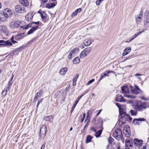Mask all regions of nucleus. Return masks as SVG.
Returning <instances> with one entry per match:
<instances>
[{
  "mask_svg": "<svg viewBox=\"0 0 149 149\" xmlns=\"http://www.w3.org/2000/svg\"><path fill=\"white\" fill-rule=\"evenodd\" d=\"M119 111L120 116L118 123L120 126H121L123 124H125L126 121H130L132 120V118L129 115L127 114L122 109L119 108Z\"/></svg>",
  "mask_w": 149,
  "mask_h": 149,
  "instance_id": "1",
  "label": "nucleus"
},
{
  "mask_svg": "<svg viewBox=\"0 0 149 149\" xmlns=\"http://www.w3.org/2000/svg\"><path fill=\"white\" fill-rule=\"evenodd\" d=\"M133 106L134 109L135 110L139 111H142L147 108V103L137 101L134 104Z\"/></svg>",
  "mask_w": 149,
  "mask_h": 149,
  "instance_id": "2",
  "label": "nucleus"
},
{
  "mask_svg": "<svg viewBox=\"0 0 149 149\" xmlns=\"http://www.w3.org/2000/svg\"><path fill=\"white\" fill-rule=\"evenodd\" d=\"M21 23L19 21H13L10 22L9 24L10 26L12 28H15L20 26L21 28H23L24 29H27L29 27H31L32 24H29L25 26H21Z\"/></svg>",
  "mask_w": 149,
  "mask_h": 149,
  "instance_id": "3",
  "label": "nucleus"
},
{
  "mask_svg": "<svg viewBox=\"0 0 149 149\" xmlns=\"http://www.w3.org/2000/svg\"><path fill=\"white\" fill-rule=\"evenodd\" d=\"M113 136L116 139L119 141L123 139V135L122 130L119 128L116 129L113 133Z\"/></svg>",
  "mask_w": 149,
  "mask_h": 149,
  "instance_id": "4",
  "label": "nucleus"
},
{
  "mask_svg": "<svg viewBox=\"0 0 149 149\" xmlns=\"http://www.w3.org/2000/svg\"><path fill=\"white\" fill-rule=\"evenodd\" d=\"M97 121L98 122L97 123L98 125H99V128H101L102 129L99 130L97 131H96V132H95V136L97 137H99L101 135L103 130L102 125L103 122L101 118H99L97 120Z\"/></svg>",
  "mask_w": 149,
  "mask_h": 149,
  "instance_id": "5",
  "label": "nucleus"
},
{
  "mask_svg": "<svg viewBox=\"0 0 149 149\" xmlns=\"http://www.w3.org/2000/svg\"><path fill=\"white\" fill-rule=\"evenodd\" d=\"M130 87L131 93L133 94L136 95L141 92V90L136 85H134L133 86L131 85L130 86Z\"/></svg>",
  "mask_w": 149,
  "mask_h": 149,
  "instance_id": "6",
  "label": "nucleus"
},
{
  "mask_svg": "<svg viewBox=\"0 0 149 149\" xmlns=\"http://www.w3.org/2000/svg\"><path fill=\"white\" fill-rule=\"evenodd\" d=\"M47 132L46 127L45 125L42 126L40 130V136L41 139H44L45 136Z\"/></svg>",
  "mask_w": 149,
  "mask_h": 149,
  "instance_id": "7",
  "label": "nucleus"
},
{
  "mask_svg": "<svg viewBox=\"0 0 149 149\" xmlns=\"http://www.w3.org/2000/svg\"><path fill=\"white\" fill-rule=\"evenodd\" d=\"M15 11L19 13H23L26 11L25 8L21 5H17L15 7Z\"/></svg>",
  "mask_w": 149,
  "mask_h": 149,
  "instance_id": "8",
  "label": "nucleus"
},
{
  "mask_svg": "<svg viewBox=\"0 0 149 149\" xmlns=\"http://www.w3.org/2000/svg\"><path fill=\"white\" fill-rule=\"evenodd\" d=\"M40 23V22L39 21L36 22H32V24H36V25L32 27L31 29L28 32L27 34L30 35L31 34L35 31L38 29Z\"/></svg>",
  "mask_w": 149,
  "mask_h": 149,
  "instance_id": "9",
  "label": "nucleus"
},
{
  "mask_svg": "<svg viewBox=\"0 0 149 149\" xmlns=\"http://www.w3.org/2000/svg\"><path fill=\"white\" fill-rule=\"evenodd\" d=\"M133 146L132 141L128 139H126L125 140V149H130Z\"/></svg>",
  "mask_w": 149,
  "mask_h": 149,
  "instance_id": "10",
  "label": "nucleus"
},
{
  "mask_svg": "<svg viewBox=\"0 0 149 149\" xmlns=\"http://www.w3.org/2000/svg\"><path fill=\"white\" fill-rule=\"evenodd\" d=\"M127 128L126 127L124 128L123 131V134L127 138H129L131 136V132L129 128V127L128 126H127Z\"/></svg>",
  "mask_w": 149,
  "mask_h": 149,
  "instance_id": "11",
  "label": "nucleus"
},
{
  "mask_svg": "<svg viewBox=\"0 0 149 149\" xmlns=\"http://www.w3.org/2000/svg\"><path fill=\"white\" fill-rule=\"evenodd\" d=\"M0 45H3L4 46H11L13 45L12 43L9 40L6 41L4 40H0Z\"/></svg>",
  "mask_w": 149,
  "mask_h": 149,
  "instance_id": "12",
  "label": "nucleus"
},
{
  "mask_svg": "<svg viewBox=\"0 0 149 149\" xmlns=\"http://www.w3.org/2000/svg\"><path fill=\"white\" fill-rule=\"evenodd\" d=\"M0 31L6 35L8 33V30L5 26L3 25L0 26Z\"/></svg>",
  "mask_w": 149,
  "mask_h": 149,
  "instance_id": "13",
  "label": "nucleus"
},
{
  "mask_svg": "<svg viewBox=\"0 0 149 149\" xmlns=\"http://www.w3.org/2000/svg\"><path fill=\"white\" fill-rule=\"evenodd\" d=\"M142 142V140H139L136 139H134L133 141L134 145L136 146H140V145L141 144Z\"/></svg>",
  "mask_w": 149,
  "mask_h": 149,
  "instance_id": "14",
  "label": "nucleus"
},
{
  "mask_svg": "<svg viewBox=\"0 0 149 149\" xmlns=\"http://www.w3.org/2000/svg\"><path fill=\"white\" fill-rule=\"evenodd\" d=\"M144 18L146 23H149V12L148 10H146L144 13Z\"/></svg>",
  "mask_w": 149,
  "mask_h": 149,
  "instance_id": "15",
  "label": "nucleus"
},
{
  "mask_svg": "<svg viewBox=\"0 0 149 149\" xmlns=\"http://www.w3.org/2000/svg\"><path fill=\"white\" fill-rule=\"evenodd\" d=\"M131 49L130 47H127L125 49L123 52V56H124L128 54L131 51Z\"/></svg>",
  "mask_w": 149,
  "mask_h": 149,
  "instance_id": "16",
  "label": "nucleus"
},
{
  "mask_svg": "<svg viewBox=\"0 0 149 149\" xmlns=\"http://www.w3.org/2000/svg\"><path fill=\"white\" fill-rule=\"evenodd\" d=\"M19 1L21 4L26 7L28 6L29 5L27 0H19Z\"/></svg>",
  "mask_w": 149,
  "mask_h": 149,
  "instance_id": "17",
  "label": "nucleus"
},
{
  "mask_svg": "<svg viewBox=\"0 0 149 149\" xmlns=\"http://www.w3.org/2000/svg\"><path fill=\"white\" fill-rule=\"evenodd\" d=\"M92 42L93 41L91 39H86L84 40V43L85 46H88L92 43Z\"/></svg>",
  "mask_w": 149,
  "mask_h": 149,
  "instance_id": "18",
  "label": "nucleus"
},
{
  "mask_svg": "<svg viewBox=\"0 0 149 149\" xmlns=\"http://www.w3.org/2000/svg\"><path fill=\"white\" fill-rule=\"evenodd\" d=\"M145 119L143 118H139L138 119H134L133 121V122L135 125H139V124L138 121H144Z\"/></svg>",
  "mask_w": 149,
  "mask_h": 149,
  "instance_id": "19",
  "label": "nucleus"
},
{
  "mask_svg": "<svg viewBox=\"0 0 149 149\" xmlns=\"http://www.w3.org/2000/svg\"><path fill=\"white\" fill-rule=\"evenodd\" d=\"M83 96V95H82L81 96H80L75 101L74 104L73 105L72 109L71 110V112H72V111H73L75 107V106H76V105L77 104L78 102H79V100Z\"/></svg>",
  "mask_w": 149,
  "mask_h": 149,
  "instance_id": "20",
  "label": "nucleus"
},
{
  "mask_svg": "<svg viewBox=\"0 0 149 149\" xmlns=\"http://www.w3.org/2000/svg\"><path fill=\"white\" fill-rule=\"evenodd\" d=\"M57 2L52 3H47L46 5V8L50 9L52 8H53L56 4Z\"/></svg>",
  "mask_w": 149,
  "mask_h": 149,
  "instance_id": "21",
  "label": "nucleus"
},
{
  "mask_svg": "<svg viewBox=\"0 0 149 149\" xmlns=\"http://www.w3.org/2000/svg\"><path fill=\"white\" fill-rule=\"evenodd\" d=\"M121 90L123 93H129L128 88L126 86H124L122 87L121 88Z\"/></svg>",
  "mask_w": 149,
  "mask_h": 149,
  "instance_id": "22",
  "label": "nucleus"
},
{
  "mask_svg": "<svg viewBox=\"0 0 149 149\" xmlns=\"http://www.w3.org/2000/svg\"><path fill=\"white\" fill-rule=\"evenodd\" d=\"M33 18V15L31 13H28L25 16V19L26 20L28 21H31Z\"/></svg>",
  "mask_w": 149,
  "mask_h": 149,
  "instance_id": "23",
  "label": "nucleus"
},
{
  "mask_svg": "<svg viewBox=\"0 0 149 149\" xmlns=\"http://www.w3.org/2000/svg\"><path fill=\"white\" fill-rule=\"evenodd\" d=\"M42 94V93L41 92H37L36 93V95L34 97V102H36L37 100H38V98L40 97Z\"/></svg>",
  "mask_w": 149,
  "mask_h": 149,
  "instance_id": "24",
  "label": "nucleus"
},
{
  "mask_svg": "<svg viewBox=\"0 0 149 149\" xmlns=\"http://www.w3.org/2000/svg\"><path fill=\"white\" fill-rule=\"evenodd\" d=\"M82 10V9L81 8H79L78 9H77L74 12L72 13L71 16L72 17H73L76 15L78 13L80 12Z\"/></svg>",
  "mask_w": 149,
  "mask_h": 149,
  "instance_id": "25",
  "label": "nucleus"
},
{
  "mask_svg": "<svg viewBox=\"0 0 149 149\" xmlns=\"http://www.w3.org/2000/svg\"><path fill=\"white\" fill-rule=\"evenodd\" d=\"M24 33H23L17 35L15 37V39L17 40H19L22 39L24 37Z\"/></svg>",
  "mask_w": 149,
  "mask_h": 149,
  "instance_id": "26",
  "label": "nucleus"
},
{
  "mask_svg": "<svg viewBox=\"0 0 149 149\" xmlns=\"http://www.w3.org/2000/svg\"><path fill=\"white\" fill-rule=\"evenodd\" d=\"M67 70L68 69L66 68H62L59 72L60 74L63 75H64L67 71Z\"/></svg>",
  "mask_w": 149,
  "mask_h": 149,
  "instance_id": "27",
  "label": "nucleus"
},
{
  "mask_svg": "<svg viewBox=\"0 0 149 149\" xmlns=\"http://www.w3.org/2000/svg\"><path fill=\"white\" fill-rule=\"evenodd\" d=\"M11 87V86L8 85V86L2 91V94H3L4 93V96H5L6 95L7 92L10 89Z\"/></svg>",
  "mask_w": 149,
  "mask_h": 149,
  "instance_id": "28",
  "label": "nucleus"
},
{
  "mask_svg": "<svg viewBox=\"0 0 149 149\" xmlns=\"http://www.w3.org/2000/svg\"><path fill=\"white\" fill-rule=\"evenodd\" d=\"M38 13H40V15L42 19H46L47 15L44 12H42V13H41L39 11Z\"/></svg>",
  "mask_w": 149,
  "mask_h": 149,
  "instance_id": "29",
  "label": "nucleus"
},
{
  "mask_svg": "<svg viewBox=\"0 0 149 149\" xmlns=\"http://www.w3.org/2000/svg\"><path fill=\"white\" fill-rule=\"evenodd\" d=\"M91 50V47H88L85 49L84 51L85 52L87 55L89 54Z\"/></svg>",
  "mask_w": 149,
  "mask_h": 149,
  "instance_id": "30",
  "label": "nucleus"
},
{
  "mask_svg": "<svg viewBox=\"0 0 149 149\" xmlns=\"http://www.w3.org/2000/svg\"><path fill=\"white\" fill-rule=\"evenodd\" d=\"M80 61V60L79 58L78 57H76L73 61V62L74 64H76L78 63Z\"/></svg>",
  "mask_w": 149,
  "mask_h": 149,
  "instance_id": "31",
  "label": "nucleus"
},
{
  "mask_svg": "<svg viewBox=\"0 0 149 149\" xmlns=\"http://www.w3.org/2000/svg\"><path fill=\"white\" fill-rule=\"evenodd\" d=\"M43 119L46 121H49V122L51 121L52 120V117L50 116H45L44 117Z\"/></svg>",
  "mask_w": 149,
  "mask_h": 149,
  "instance_id": "32",
  "label": "nucleus"
},
{
  "mask_svg": "<svg viewBox=\"0 0 149 149\" xmlns=\"http://www.w3.org/2000/svg\"><path fill=\"white\" fill-rule=\"evenodd\" d=\"M79 49L78 48H75L73 49L71 51L73 54H76L79 52Z\"/></svg>",
  "mask_w": 149,
  "mask_h": 149,
  "instance_id": "33",
  "label": "nucleus"
},
{
  "mask_svg": "<svg viewBox=\"0 0 149 149\" xmlns=\"http://www.w3.org/2000/svg\"><path fill=\"white\" fill-rule=\"evenodd\" d=\"M4 13H7V14H10V16L12 14L11 10L8 8H6L4 10Z\"/></svg>",
  "mask_w": 149,
  "mask_h": 149,
  "instance_id": "34",
  "label": "nucleus"
},
{
  "mask_svg": "<svg viewBox=\"0 0 149 149\" xmlns=\"http://www.w3.org/2000/svg\"><path fill=\"white\" fill-rule=\"evenodd\" d=\"M92 139V137L90 135H88L86 138V142L88 143L90 142Z\"/></svg>",
  "mask_w": 149,
  "mask_h": 149,
  "instance_id": "35",
  "label": "nucleus"
},
{
  "mask_svg": "<svg viewBox=\"0 0 149 149\" xmlns=\"http://www.w3.org/2000/svg\"><path fill=\"white\" fill-rule=\"evenodd\" d=\"M87 55L86 54L84 51L83 50L82 52L81 53L80 57L81 58H83L84 57H85Z\"/></svg>",
  "mask_w": 149,
  "mask_h": 149,
  "instance_id": "36",
  "label": "nucleus"
},
{
  "mask_svg": "<svg viewBox=\"0 0 149 149\" xmlns=\"http://www.w3.org/2000/svg\"><path fill=\"white\" fill-rule=\"evenodd\" d=\"M125 97H127L130 99H134L135 98V97L134 96H132L131 95H128L127 94H125L124 95Z\"/></svg>",
  "mask_w": 149,
  "mask_h": 149,
  "instance_id": "37",
  "label": "nucleus"
},
{
  "mask_svg": "<svg viewBox=\"0 0 149 149\" xmlns=\"http://www.w3.org/2000/svg\"><path fill=\"white\" fill-rule=\"evenodd\" d=\"M121 98H122L121 95H118L116 97V102H121Z\"/></svg>",
  "mask_w": 149,
  "mask_h": 149,
  "instance_id": "38",
  "label": "nucleus"
},
{
  "mask_svg": "<svg viewBox=\"0 0 149 149\" xmlns=\"http://www.w3.org/2000/svg\"><path fill=\"white\" fill-rule=\"evenodd\" d=\"M138 111L136 110H131L130 111V112L132 115H136L137 113V111Z\"/></svg>",
  "mask_w": 149,
  "mask_h": 149,
  "instance_id": "39",
  "label": "nucleus"
},
{
  "mask_svg": "<svg viewBox=\"0 0 149 149\" xmlns=\"http://www.w3.org/2000/svg\"><path fill=\"white\" fill-rule=\"evenodd\" d=\"M3 15L6 18H7L9 17H10V14H7V13H4V10L3 12Z\"/></svg>",
  "mask_w": 149,
  "mask_h": 149,
  "instance_id": "40",
  "label": "nucleus"
},
{
  "mask_svg": "<svg viewBox=\"0 0 149 149\" xmlns=\"http://www.w3.org/2000/svg\"><path fill=\"white\" fill-rule=\"evenodd\" d=\"M13 77H14V75H13L12 76L11 78H10V80L9 81L8 83V86H11V85H12V82H11V81L12 80Z\"/></svg>",
  "mask_w": 149,
  "mask_h": 149,
  "instance_id": "41",
  "label": "nucleus"
},
{
  "mask_svg": "<svg viewBox=\"0 0 149 149\" xmlns=\"http://www.w3.org/2000/svg\"><path fill=\"white\" fill-rule=\"evenodd\" d=\"M86 116V114L85 113H84L83 114V117L82 116H81L80 117L81 118V123H82L84 121V119L85 118V116Z\"/></svg>",
  "mask_w": 149,
  "mask_h": 149,
  "instance_id": "42",
  "label": "nucleus"
},
{
  "mask_svg": "<svg viewBox=\"0 0 149 149\" xmlns=\"http://www.w3.org/2000/svg\"><path fill=\"white\" fill-rule=\"evenodd\" d=\"M94 79H92L90 80L89 81H88V82H87L86 84L87 85H89L90 84H91V83H92V82H94Z\"/></svg>",
  "mask_w": 149,
  "mask_h": 149,
  "instance_id": "43",
  "label": "nucleus"
},
{
  "mask_svg": "<svg viewBox=\"0 0 149 149\" xmlns=\"http://www.w3.org/2000/svg\"><path fill=\"white\" fill-rule=\"evenodd\" d=\"M113 141V139L111 137H110L108 139V141L109 143H112Z\"/></svg>",
  "mask_w": 149,
  "mask_h": 149,
  "instance_id": "44",
  "label": "nucleus"
},
{
  "mask_svg": "<svg viewBox=\"0 0 149 149\" xmlns=\"http://www.w3.org/2000/svg\"><path fill=\"white\" fill-rule=\"evenodd\" d=\"M103 0H97L96 1V5L97 6H99L101 3V2Z\"/></svg>",
  "mask_w": 149,
  "mask_h": 149,
  "instance_id": "45",
  "label": "nucleus"
},
{
  "mask_svg": "<svg viewBox=\"0 0 149 149\" xmlns=\"http://www.w3.org/2000/svg\"><path fill=\"white\" fill-rule=\"evenodd\" d=\"M138 149H147V148L146 146L141 145L139 147Z\"/></svg>",
  "mask_w": 149,
  "mask_h": 149,
  "instance_id": "46",
  "label": "nucleus"
},
{
  "mask_svg": "<svg viewBox=\"0 0 149 149\" xmlns=\"http://www.w3.org/2000/svg\"><path fill=\"white\" fill-rule=\"evenodd\" d=\"M43 99L42 98H40V100H38V103L37 104V107H38L39 104L41 103L42 100Z\"/></svg>",
  "mask_w": 149,
  "mask_h": 149,
  "instance_id": "47",
  "label": "nucleus"
},
{
  "mask_svg": "<svg viewBox=\"0 0 149 149\" xmlns=\"http://www.w3.org/2000/svg\"><path fill=\"white\" fill-rule=\"evenodd\" d=\"M105 76V75H103V74L102 73L100 77V79L99 80V81H101L104 77Z\"/></svg>",
  "mask_w": 149,
  "mask_h": 149,
  "instance_id": "48",
  "label": "nucleus"
},
{
  "mask_svg": "<svg viewBox=\"0 0 149 149\" xmlns=\"http://www.w3.org/2000/svg\"><path fill=\"white\" fill-rule=\"evenodd\" d=\"M91 130L95 132H96V130L95 128L94 127H91Z\"/></svg>",
  "mask_w": 149,
  "mask_h": 149,
  "instance_id": "49",
  "label": "nucleus"
},
{
  "mask_svg": "<svg viewBox=\"0 0 149 149\" xmlns=\"http://www.w3.org/2000/svg\"><path fill=\"white\" fill-rule=\"evenodd\" d=\"M132 57V56H129L128 57H124V59L123 60V61H125L126 60L128 59H129L130 58Z\"/></svg>",
  "mask_w": 149,
  "mask_h": 149,
  "instance_id": "50",
  "label": "nucleus"
},
{
  "mask_svg": "<svg viewBox=\"0 0 149 149\" xmlns=\"http://www.w3.org/2000/svg\"><path fill=\"white\" fill-rule=\"evenodd\" d=\"M23 48V47L21 46L17 49V51L20 52L21 51Z\"/></svg>",
  "mask_w": 149,
  "mask_h": 149,
  "instance_id": "51",
  "label": "nucleus"
},
{
  "mask_svg": "<svg viewBox=\"0 0 149 149\" xmlns=\"http://www.w3.org/2000/svg\"><path fill=\"white\" fill-rule=\"evenodd\" d=\"M14 37L13 36L11 39V41H12V42L14 44L15 43L17 42H16L15 41H14Z\"/></svg>",
  "mask_w": 149,
  "mask_h": 149,
  "instance_id": "52",
  "label": "nucleus"
},
{
  "mask_svg": "<svg viewBox=\"0 0 149 149\" xmlns=\"http://www.w3.org/2000/svg\"><path fill=\"white\" fill-rule=\"evenodd\" d=\"M72 53H72L71 52V51L70 52V54H69V55L68 56V58L69 59H71L72 54Z\"/></svg>",
  "mask_w": 149,
  "mask_h": 149,
  "instance_id": "53",
  "label": "nucleus"
},
{
  "mask_svg": "<svg viewBox=\"0 0 149 149\" xmlns=\"http://www.w3.org/2000/svg\"><path fill=\"white\" fill-rule=\"evenodd\" d=\"M103 75L105 76H107L109 74L108 73L107 71H106L104 73H103Z\"/></svg>",
  "mask_w": 149,
  "mask_h": 149,
  "instance_id": "54",
  "label": "nucleus"
},
{
  "mask_svg": "<svg viewBox=\"0 0 149 149\" xmlns=\"http://www.w3.org/2000/svg\"><path fill=\"white\" fill-rule=\"evenodd\" d=\"M126 102V100L122 96V98H121V102Z\"/></svg>",
  "mask_w": 149,
  "mask_h": 149,
  "instance_id": "55",
  "label": "nucleus"
},
{
  "mask_svg": "<svg viewBox=\"0 0 149 149\" xmlns=\"http://www.w3.org/2000/svg\"><path fill=\"white\" fill-rule=\"evenodd\" d=\"M101 111H102V109H100L99 110V111H98V113H97V114L96 115V116H97L98 115H99L100 114V112H101Z\"/></svg>",
  "mask_w": 149,
  "mask_h": 149,
  "instance_id": "56",
  "label": "nucleus"
},
{
  "mask_svg": "<svg viewBox=\"0 0 149 149\" xmlns=\"http://www.w3.org/2000/svg\"><path fill=\"white\" fill-rule=\"evenodd\" d=\"M141 99H143V100H149V99H148V98H147V99L146 98L144 97H141Z\"/></svg>",
  "mask_w": 149,
  "mask_h": 149,
  "instance_id": "57",
  "label": "nucleus"
},
{
  "mask_svg": "<svg viewBox=\"0 0 149 149\" xmlns=\"http://www.w3.org/2000/svg\"><path fill=\"white\" fill-rule=\"evenodd\" d=\"M137 36V35L136 34H135L132 37V38L134 39Z\"/></svg>",
  "mask_w": 149,
  "mask_h": 149,
  "instance_id": "58",
  "label": "nucleus"
},
{
  "mask_svg": "<svg viewBox=\"0 0 149 149\" xmlns=\"http://www.w3.org/2000/svg\"><path fill=\"white\" fill-rule=\"evenodd\" d=\"M77 80V78H74L73 79V81H74L76 82Z\"/></svg>",
  "mask_w": 149,
  "mask_h": 149,
  "instance_id": "59",
  "label": "nucleus"
},
{
  "mask_svg": "<svg viewBox=\"0 0 149 149\" xmlns=\"http://www.w3.org/2000/svg\"><path fill=\"white\" fill-rule=\"evenodd\" d=\"M42 3H45L47 1V0H41Z\"/></svg>",
  "mask_w": 149,
  "mask_h": 149,
  "instance_id": "60",
  "label": "nucleus"
},
{
  "mask_svg": "<svg viewBox=\"0 0 149 149\" xmlns=\"http://www.w3.org/2000/svg\"><path fill=\"white\" fill-rule=\"evenodd\" d=\"M142 15H143V12H142V11L141 10L139 16H142Z\"/></svg>",
  "mask_w": 149,
  "mask_h": 149,
  "instance_id": "61",
  "label": "nucleus"
},
{
  "mask_svg": "<svg viewBox=\"0 0 149 149\" xmlns=\"http://www.w3.org/2000/svg\"><path fill=\"white\" fill-rule=\"evenodd\" d=\"M142 74H135V76H141Z\"/></svg>",
  "mask_w": 149,
  "mask_h": 149,
  "instance_id": "62",
  "label": "nucleus"
},
{
  "mask_svg": "<svg viewBox=\"0 0 149 149\" xmlns=\"http://www.w3.org/2000/svg\"><path fill=\"white\" fill-rule=\"evenodd\" d=\"M76 82H74V81H73L72 85L73 86H75L76 85Z\"/></svg>",
  "mask_w": 149,
  "mask_h": 149,
  "instance_id": "63",
  "label": "nucleus"
},
{
  "mask_svg": "<svg viewBox=\"0 0 149 149\" xmlns=\"http://www.w3.org/2000/svg\"><path fill=\"white\" fill-rule=\"evenodd\" d=\"M45 146L44 145H42L41 147V149H44L45 148Z\"/></svg>",
  "mask_w": 149,
  "mask_h": 149,
  "instance_id": "64",
  "label": "nucleus"
}]
</instances>
